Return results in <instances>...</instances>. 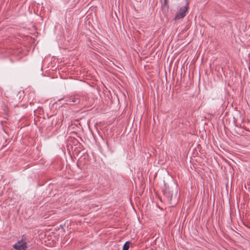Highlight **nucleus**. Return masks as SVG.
Masks as SVG:
<instances>
[{"label": "nucleus", "instance_id": "obj_5", "mask_svg": "<svg viewBox=\"0 0 250 250\" xmlns=\"http://www.w3.org/2000/svg\"><path fill=\"white\" fill-rule=\"evenodd\" d=\"M130 246V243L129 242H126L123 246L122 250H128Z\"/></svg>", "mask_w": 250, "mask_h": 250}, {"label": "nucleus", "instance_id": "obj_2", "mask_svg": "<svg viewBox=\"0 0 250 250\" xmlns=\"http://www.w3.org/2000/svg\"><path fill=\"white\" fill-rule=\"evenodd\" d=\"M163 195L166 198L167 201L171 204L172 198V194L168 188H166L163 190Z\"/></svg>", "mask_w": 250, "mask_h": 250}, {"label": "nucleus", "instance_id": "obj_4", "mask_svg": "<svg viewBox=\"0 0 250 250\" xmlns=\"http://www.w3.org/2000/svg\"><path fill=\"white\" fill-rule=\"evenodd\" d=\"M69 102H73L74 104H79L80 102V99L78 96H75L69 99Z\"/></svg>", "mask_w": 250, "mask_h": 250}, {"label": "nucleus", "instance_id": "obj_1", "mask_svg": "<svg viewBox=\"0 0 250 250\" xmlns=\"http://www.w3.org/2000/svg\"><path fill=\"white\" fill-rule=\"evenodd\" d=\"M188 9V7L187 6H183L181 7L179 12L177 13L175 17V20H180L181 19H183L186 16V13Z\"/></svg>", "mask_w": 250, "mask_h": 250}, {"label": "nucleus", "instance_id": "obj_6", "mask_svg": "<svg viewBox=\"0 0 250 250\" xmlns=\"http://www.w3.org/2000/svg\"><path fill=\"white\" fill-rule=\"evenodd\" d=\"M161 2L162 3V6H166L168 7V0H161Z\"/></svg>", "mask_w": 250, "mask_h": 250}, {"label": "nucleus", "instance_id": "obj_3", "mask_svg": "<svg viewBox=\"0 0 250 250\" xmlns=\"http://www.w3.org/2000/svg\"><path fill=\"white\" fill-rule=\"evenodd\" d=\"M14 248L17 250H26L27 247L26 242L18 241L14 245Z\"/></svg>", "mask_w": 250, "mask_h": 250}]
</instances>
